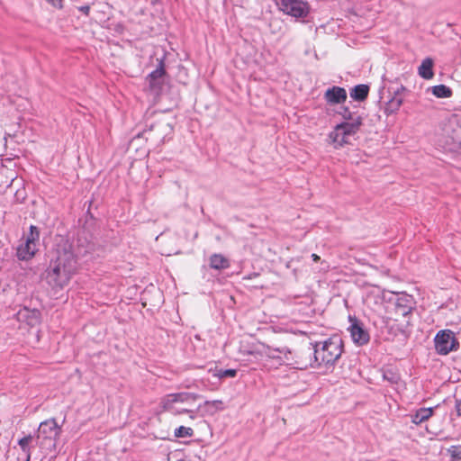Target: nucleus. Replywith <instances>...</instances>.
<instances>
[{"mask_svg": "<svg viewBox=\"0 0 461 461\" xmlns=\"http://www.w3.org/2000/svg\"><path fill=\"white\" fill-rule=\"evenodd\" d=\"M419 75L424 79H430L433 77V61L431 59L427 58L422 60L419 67Z\"/></svg>", "mask_w": 461, "mask_h": 461, "instance_id": "aec40b11", "label": "nucleus"}, {"mask_svg": "<svg viewBox=\"0 0 461 461\" xmlns=\"http://www.w3.org/2000/svg\"><path fill=\"white\" fill-rule=\"evenodd\" d=\"M49 3L57 8H62L63 7V0H48Z\"/></svg>", "mask_w": 461, "mask_h": 461, "instance_id": "7c9ffc66", "label": "nucleus"}, {"mask_svg": "<svg viewBox=\"0 0 461 461\" xmlns=\"http://www.w3.org/2000/svg\"><path fill=\"white\" fill-rule=\"evenodd\" d=\"M369 90L368 85L359 84L350 89L349 95L355 101L363 102L367 98Z\"/></svg>", "mask_w": 461, "mask_h": 461, "instance_id": "a211bd4d", "label": "nucleus"}, {"mask_svg": "<svg viewBox=\"0 0 461 461\" xmlns=\"http://www.w3.org/2000/svg\"><path fill=\"white\" fill-rule=\"evenodd\" d=\"M32 441V435L24 436L23 438H22L18 440V445L20 446L21 451H22V453L20 454L21 456L31 455Z\"/></svg>", "mask_w": 461, "mask_h": 461, "instance_id": "4be33fe9", "label": "nucleus"}, {"mask_svg": "<svg viewBox=\"0 0 461 461\" xmlns=\"http://www.w3.org/2000/svg\"><path fill=\"white\" fill-rule=\"evenodd\" d=\"M343 131H339V126H336L335 129L329 134V137L331 142L334 144L335 148L343 147L345 144L349 143V140L351 137L348 135L343 134Z\"/></svg>", "mask_w": 461, "mask_h": 461, "instance_id": "6ab92c4d", "label": "nucleus"}, {"mask_svg": "<svg viewBox=\"0 0 461 461\" xmlns=\"http://www.w3.org/2000/svg\"><path fill=\"white\" fill-rule=\"evenodd\" d=\"M188 414L191 420H194L197 417V411L189 410Z\"/></svg>", "mask_w": 461, "mask_h": 461, "instance_id": "72a5a7b5", "label": "nucleus"}, {"mask_svg": "<svg viewBox=\"0 0 461 461\" xmlns=\"http://www.w3.org/2000/svg\"><path fill=\"white\" fill-rule=\"evenodd\" d=\"M165 411H168L172 413L173 415H180L184 413H188L189 409H177L175 406L172 407V410H164Z\"/></svg>", "mask_w": 461, "mask_h": 461, "instance_id": "c85d7f7f", "label": "nucleus"}, {"mask_svg": "<svg viewBox=\"0 0 461 461\" xmlns=\"http://www.w3.org/2000/svg\"><path fill=\"white\" fill-rule=\"evenodd\" d=\"M205 405H212L217 410H222L223 409V402L221 400H213V401H205Z\"/></svg>", "mask_w": 461, "mask_h": 461, "instance_id": "cd10ccee", "label": "nucleus"}, {"mask_svg": "<svg viewBox=\"0 0 461 461\" xmlns=\"http://www.w3.org/2000/svg\"><path fill=\"white\" fill-rule=\"evenodd\" d=\"M363 119H355V122H343L339 126V131H343V134L353 137L360 129Z\"/></svg>", "mask_w": 461, "mask_h": 461, "instance_id": "dca6fc26", "label": "nucleus"}, {"mask_svg": "<svg viewBox=\"0 0 461 461\" xmlns=\"http://www.w3.org/2000/svg\"><path fill=\"white\" fill-rule=\"evenodd\" d=\"M166 74L165 69V62L164 59H158V67L155 70L151 71L148 77L147 80L149 82V86L151 89H157L160 88L161 82L160 79L163 77V76Z\"/></svg>", "mask_w": 461, "mask_h": 461, "instance_id": "f8f14e48", "label": "nucleus"}, {"mask_svg": "<svg viewBox=\"0 0 461 461\" xmlns=\"http://www.w3.org/2000/svg\"><path fill=\"white\" fill-rule=\"evenodd\" d=\"M388 92L392 95V97L388 101L385 110L390 113H393L400 109L408 90L401 84L393 83L388 86Z\"/></svg>", "mask_w": 461, "mask_h": 461, "instance_id": "423d86ee", "label": "nucleus"}, {"mask_svg": "<svg viewBox=\"0 0 461 461\" xmlns=\"http://www.w3.org/2000/svg\"><path fill=\"white\" fill-rule=\"evenodd\" d=\"M267 355L275 359H279L294 366V363L298 360L297 355L294 356L293 352L287 347L271 348L267 347Z\"/></svg>", "mask_w": 461, "mask_h": 461, "instance_id": "1a4fd4ad", "label": "nucleus"}, {"mask_svg": "<svg viewBox=\"0 0 461 461\" xmlns=\"http://www.w3.org/2000/svg\"><path fill=\"white\" fill-rule=\"evenodd\" d=\"M77 260L74 251L64 248L63 250H57V256L50 260V266L46 271V279L50 285L63 287L75 272Z\"/></svg>", "mask_w": 461, "mask_h": 461, "instance_id": "f03ea898", "label": "nucleus"}, {"mask_svg": "<svg viewBox=\"0 0 461 461\" xmlns=\"http://www.w3.org/2000/svg\"><path fill=\"white\" fill-rule=\"evenodd\" d=\"M312 258L313 261L317 262L320 260V257L317 254H312Z\"/></svg>", "mask_w": 461, "mask_h": 461, "instance_id": "f704fd0d", "label": "nucleus"}, {"mask_svg": "<svg viewBox=\"0 0 461 461\" xmlns=\"http://www.w3.org/2000/svg\"><path fill=\"white\" fill-rule=\"evenodd\" d=\"M431 93L438 98H449L452 96V90L445 85H437L431 87Z\"/></svg>", "mask_w": 461, "mask_h": 461, "instance_id": "412c9836", "label": "nucleus"}, {"mask_svg": "<svg viewBox=\"0 0 461 461\" xmlns=\"http://www.w3.org/2000/svg\"><path fill=\"white\" fill-rule=\"evenodd\" d=\"M384 379H387L392 384H396L398 381V377L394 375L393 374H391V376H388L386 374L384 375Z\"/></svg>", "mask_w": 461, "mask_h": 461, "instance_id": "2f4dec72", "label": "nucleus"}, {"mask_svg": "<svg viewBox=\"0 0 461 461\" xmlns=\"http://www.w3.org/2000/svg\"><path fill=\"white\" fill-rule=\"evenodd\" d=\"M196 397V394L186 392L168 393L161 398L159 404L163 410H172L175 403L194 401Z\"/></svg>", "mask_w": 461, "mask_h": 461, "instance_id": "6e6552de", "label": "nucleus"}, {"mask_svg": "<svg viewBox=\"0 0 461 461\" xmlns=\"http://www.w3.org/2000/svg\"><path fill=\"white\" fill-rule=\"evenodd\" d=\"M435 348L439 355H447L453 350H456L459 343L455 337V333L450 330H439L434 338Z\"/></svg>", "mask_w": 461, "mask_h": 461, "instance_id": "20e7f679", "label": "nucleus"}, {"mask_svg": "<svg viewBox=\"0 0 461 461\" xmlns=\"http://www.w3.org/2000/svg\"><path fill=\"white\" fill-rule=\"evenodd\" d=\"M215 376H217L220 379H223L226 377H235L237 375V370L236 369H219L214 374Z\"/></svg>", "mask_w": 461, "mask_h": 461, "instance_id": "393cba45", "label": "nucleus"}, {"mask_svg": "<svg viewBox=\"0 0 461 461\" xmlns=\"http://www.w3.org/2000/svg\"><path fill=\"white\" fill-rule=\"evenodd\" d=\"M61 433V427L55 419L46 420L40 423L37 432V444L45 451V454L56 450L57 441Z\"/></svg>", "mask_w": 461, "mask_h": 461, "instance_id": "7ed1b4c3", "label": "nucleus"}, {"mask_svg": "<svg viewBox=\"0 0 461 461\" xmlns=\"http://www.w3.org/2000/svg\"><path fill=\"white\" fill-rule=\"evenodd\" d=\"M447 452L452 461H461V446H451Z\"/></svg>", "mask_w": 461, "mask_h": 461, "instance_id": "a878e982", "label": "nucleus"}, {"mask_svg": "<svg viewBox=\"0 0 461 461\" xmlns=\"http://www.w3.org/2000/svg\"><path fill=\"white\" fill-rule=\"evenodd\" d=\"M343 340L334 335L323 341L311 343L306 350L297 354L298 360L294 368L305 370L311 368H333L343 353Z\"/></svg>", "mask_w": 461, "mask_h": 461, "instance_id": "f257e3e1", "label": "nucleus"}, {"mask_svg": "<svg viewBox=\"0 0 461 461\" xmlns=\"http://www.w3.org/2000/svg\"><path fill=\"white\" fill-rule=\"evenodd\" d=\"M277 5L284 13L295 18H304L308 15V3L302 0H278Z\"/></svg>", "mask_w": 461, "mask_h": 461, "instance_id": "39448f33", "label": "nucleus"}, {"mask_svg": "<svg viewBox=\"0 0 461 461\" xmlns=\"http://www.w3.org/2000/svg\"><path fill=\"white\" fill-rule=\"evenodd\" d=\"M395 313L402 317H406L411 313L413 309V299L408 295L398 297L394 303Z\"/></svg>", "mask_w": 461, "mask_h": 461, "instance_id": "ddd939ff", "label": "nucleus"}, {"mask_svg": "<svg viewBox=\"0 0 461 461\" xmlns=\"http://www.w3.org/2000/svg\"><path fill=\"white\" fill-rule=\"evenodd\" d=\"M23 458V461H30L31 460V455L22 456Z\"/></svg>", "mask_w": 461, "mask_h": 461, "instance_id": "c9c22d12", "label": "nucleus"}, {"mask_svg": "<svg viewBox=\"0 0 461 461\" xmlns=\"http://www.w3.org/2000/svg\"><path fill=\"white\" fill-rule=\"evenodd\" d=\"M455 410H456V415L458 417H461V398L460 399H456V401H455Z\"/></svg>", "mask_w": 461, "mask_h": 461, "instance_id": "c756f323", "label": "nucleus"}, {"mask_svg": "<svg viewBox=\"0 0 461 461\" xmlns=\"http://www.w3.org/2000/svg\"><path fill=\"white\" fill-rule=\"evenodd\" d=\"M339 114L344 119L345 122H355V119H362L360 115H357L347 106L341 107Z\"/></svg>", "mask_w": 461, "mask_h": 461, "instance_id": "5701e85b", "label": "nucleus"}, {"mask_svg": "<svg viewBox=\"0 0 461 461\" xmlns=\"http://www.w3.org/2000/svg\"><path fill=\"white\" fill-rule=\"evenodd\" d=\"M37 250V244L35 242L25 240V241L17 248L16 256L20 260H29L33 258Z\"/></svg>", "mask_w": 461, "mask_h": 461, "instance_id": "4468645a", "label": "nucleus"}, {"mask_svg": "<svg viewBox=\"0 0 461 461\" xmlns=\"http://www.w3.org/2000/svg\"><path fill=\"white\" fill-rule=\"evenodd\" d=\"M40 231L36 226L32 225L30 227V233L27 236L26 240H30V241L35 242L39 240Z\"/></svg>", "mask_w": 461, "mask_h": 461, "instance_id": "bb28decb", "label": "nucleus"}, {"mask_svg": "<svg viewBox=\"0 0 461 461\" xmlns=\"http://www.w3.org/2000/svg\"><path fill=\"white\" fill-rule=\"evenodd\" d=\"M209 266L215 270H223L229 268L230 264L229 259L223 255L214 253L209 258Z\"/></svg>", "mask_w": 461, "mask_h": 461, "instance_id": "f3484780", "label": "nucleus"}, {"mask_svg": "<svg viewBox=\"0 0 461 461\" xmlns=\"http://www.w3.org/2000/svg\"><path fill=\"white\" fill-rule=\"evenodd\" d=\"M324 100L330 105L343 104L347 100V91L343 87L334 86L326 90Z\"/></svg>", "mask_w": 461, "mask_h": 461, "instance_id": "9d476101", "label": "nucleus"}, {"mask_svg": "<svg viewBox=\"0 0 461 461\" xmlns=\"http://www.w3.org/2000/svg\"><path fill=\"white\" fill-rule=\"evenodd\" d=\"M95 244L87 240L84 231L79 233L77 239V251L74 252L75 259L77 260V257H84L92 253L95 250Z\"/></svg>", "mask_w": 461, "mask_h": 461, "instance_id": "9b49d317", "label": "nucleus"}, {"mask_svg": "<svg viewBox=\"0 0 461 461\" xmlns=\"http://www.w3.org/2000/svg\"><path fill=\"white\" fill-rule=\"evenodd\" d=\"M438 408L429 407V408H420L414 413L411 415V420L415 425H420V423L428 420L434 414V410Z\"/></svg>", "mask_w": 461, "mask_h": 461, "instance_id": "2eb2a0df", "label": "nucleus"}, {"mask_svg": "<svg viewBox=\"0 0 461 461\" xmlns=\"http://www.w3.org/2000/svg\"><path fill=\"white\" fill-rule=\"evenodd\" d=\"M193 434H194L193 429L190 427H185V426H180V427L176 428L174 431V436L176 438L192 437Z\"/></svg>", "mask_w": 461, "mask_h": 461, "instance_id": "b1692460", "label": "nucleus"}, {"mask_svg": "<svg viewBox=\"0 0 461 461\" xmlns=\"http://www.w3.org/2000/svg\"><path fill=\"white\" fill-rule=\"evenodd\" d=\"M79 11L86 14V15H88L89 14V12H90V7L88 5H83V6H80L79 8Z\"/></svg>", "mask_w": 461, "mask_h": 461, "instance_id": "473e14b6", "label": "nucleus"}, {"mask_svg": "<svg viewBox=\"0 0 461 461\" xmlns=\"http://www.w3.org/2000/svg\"><path fill=\"white\" fill-rule=\"evenodd\" d=\"M349 320L352 321V323L348 328V330L353 342L357 346L367 344L370 340V335L367 330L365 329L364 325L357 319L349 317Z\"/></svg>", "mask_w": 461, "mask_h": 461, "instance_id": "0eeeda50", "label": "nucleus"}]
</instances>
